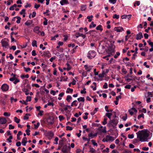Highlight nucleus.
Returning a JSON list of instances; mask_svg holds the SVG:
<instances>
[{
    "label": "nucleus",
    "mask_w": 153,
    "mask_h": 153,
    "mask_svg": "<svg viewBox=\"0 0 153 153\" xmlns=\"http://www.w3.org/2000/svg\"><path fill=\"white\" fill-rule=\"evenodd\" d=\"M137 138L139 139L140 141L141 142L146 141L148 139L149 136V134L146 131L142 130L139 131L136 133Z\"/></svg>",
    "instance_id": "f257e3e1"
},
{
    "label": "nucleus",
    "mask_w": 153,
    "mask_h": 153,
    "mask_svg": "<svg viewBox=\"0 0 153 153\" xmlns=\"http://www.w3.org/2000/svg\"><path fill=\"white\" fill-rule=\"evenodd\" d=\"M96 56L95 52L93 51H89L87 55L88 57L90 59L94 58Z\"/></svg>",
    "instance_id": "f03ea898"
},
{
    "label": "nucleus",
    "mask_w": 153,
    "mask_h": 153,
    "mask_svg": "<svg viewBox=\"0 0 153 153\" xmlns=\"http://www.w3.org/2000/svg\"><path fill=\"white\" fill-rule=\"evenodd\" d=\"M4 39H6L7 40V41H5L4 39H2L1 41V44L2 46L3 47L6 48L9 45L8 42L9 41L8 39L5 38Z\"/></svg>",
    "instance_id": "7ed1b4c3"
},
{
    "label": "nucleus",
    "mask_w": 153,
    "mask_h": 153,
    "mask_svg": "<svg viewBox=\"0 0 153 153\" xmlns=\"http://www.w3.org/2000/svg\"><path fill=\"white\" fill-rule=\"evenodd\" d=\"M71 149V147L69 146H67L66 145L64 146L62 149V151L64 153L68 152Z\"/></svg>",
    "instance_id": "20e7f679"
},
{
    "label": "nucleus",
    "mask_w": 153,
    "mask_h": 153,
    "mask_svg": "<svg viewBox=\"0 0 153 153\" xmlns=\"http://www.w3.org/2000/svg\"><path fill=\"white\" fill-rule=\"evenodd\" d=\"M97 133H95L94 134H92V133H90L88 134V140L87 144H89V142L90 141V139L94 137L97 136Z\"/></svg>",
    "instance_id": "39448f33"
},
{
    "label": "nucleus",
    "mask_w": 153,
    "mask_h": 153,
    "mask_svg": "<svg viewBox=\"0 0 153 153\" xmlns=\"http://www.w3.org/2000/svg\"><path fill=\"white\" fill-rule=\"evenodd\" d=\"M9 87L8 85L6 84H4L1 86V88L3 91H6L8 90Z\"/></svg>",
    "instance_id": "423d86ee"
},
{
    "label": "nucleus",
    "mask_w": 153,
    "mask_h": 153,
    "mask_svg": "<svg viewBox=\"0 0 153 153\" xmlns=\"http://www.w3.org/2000/svg\"><path fill=\"white\" fill-rule=\"evenodd\" d=\"M110 123L113 126H114L117 125L118 123V121L115 119H113L110 121Z\"/></svg>",
    "instance_id": "0eeeda50"
},
{
    "label": "nucleus",
    "mask_w": 153,
    "mask_h": 153,
    "mask_svg": "<svg viewBox=\"0 0 153 153\" xmlns=\"http://www.w3.org/2000/svg\"><path fill=\"white\" fill-rule=\"evenodd\" d=\"M46 136L49 139H51L53 136L54 134L52 132L49 131L46 133Z\"/></svg>",
    "instance_id": "6e6552de"
},
{
    "label": "nucleus",
    "mask_w": 153,
    "mask_h": 153,
    "mask_svg": "<svg viewBox=\"0 0 153 153\" xmlns=\"http://www.w3.org/2000/svg\"><path fill=\"white\" fill-rule=\"evenodd\" d=\"M114 30L118 32H120L124 30L123 28L120 27H116L114 28Z\"/></svg>",
    "instance_id": "1a4fd4ad"
},
{
    "label": "nucleus",
    "mask_w": 153,
    "mask_h": 153,
    "mask_svg": "<svg viewBox=\"0 0 153 153\" xmlns=\"http://www.w3.org/2000/svg\"><path fill=\"white\" fill-rule=\"evenodd\" d=\"M47 123L50 124H52L53 123L54 121L52 119L51 117H48L47 120Z\"/></svg>",
    "instance_id": "9d476101"
},
{
    "label": "nucleus",
    "mask_w": 153,
    "mask_h": 153,
    "mask_svg": "<svg viewBox=\"0 0 153 153\" xmlns=\"http://www.w3.org/2000/svg\"><path fill=\"white\" fill-rule=\"evenodd\" d=\"M143 35L141 32H140L138 34L136 35V39L137 40L140 39L142 38H143Z\"/></svg>",
    "instance_id": "9b49d317"
},
{
    "label": "nucleus",
    "mask_w": 153,
    "mask_h": 153,
    "mask_svg": "<svg viewBox=\"0 0 153 153\" xmlns=\"http://www.w3.org/2000/svg\"><path fill=\"white\" fill-rule=\"evenodd\" d=\"M102 127H103L102 126H101L98 128V130L99 131H101L102 132L106 133V128L105 127H104L103 129H102Z\"/></svg>",
    "instance_id": "f8f14e48"
},
{
    "label": "nucleus",
    "mask_w": 153,
    "mask_h": 153,
    "mask_svg": "<svg viewBox=\"0 0 153 153\" xmlns=\"http://www.w3.org/2000/svg\"><path fill=\"white\" fill-rule=\"evenodd\" d=\"M75 36L76 38H78L79 36H82L83 39H84L86 36L85 35L79 33H76Z\"/></svg>",
    "instance_id": "ddd939ff"
},
{
    "label": "nucleus",
    "mask_w": 153,
    "mask_h": 153,
    "mask_svg": "<svg viewBox=\"0 0 153 153\" xmlns=\"http://www.w3.org/2000/svg\"><path fill=\"white\" fill-rule=\"evenodd\" d=\"M43 55L48 57L51 56V54L48 51H44Z\"/></svg>",
    "instance_id": "4468645a"
},
{
    "label": "nucleus",
    "mask_w": 153,
    "mask_h": 153,
    "mask_svg": "<svg viewBox=\"0 0 153 153\" xmlns=\"http://www.w3.org/2000/svg\"><path fill=\"white\" fill-rule=\"evenodd\" d=\"M7 120L5 118H0V124H4L7 122Z\"/></svg>",
    "instance_id": "2eb2a0df"
},
{
    "label": "nucleus",
    "mask_w": 153,
    "mask_h": 153,
    "mask_svg": "<svg viewBox=\"0 0 153 153\" xmlns=\"http://www.w3.org/2000/svg\"><path fill=\"white\" fill-rule=\"evenodd\" d=\"M60 3L62 5L69 4L68 1L67 0H62L60 1Z\"/></svg>",
    "instance_id": "dca6fc26"
},
{
    "label": "nucleus",
    "mask_w": 153,
    "mask_h": 153,
    "mask_svg": "<svg viewBox=\"0 0 153 153\" xmlns=\"http://www.w3.org/2000/svg\"><path fill=\"white\" fill-rule=\"evenodd\" d=\"M27 139L26 137H25L22 139V143L23 146H26V144L27 142Z\"/></svg>",
    "instance_id": "f3484780"
},
{
    "label": "nucleus",
    "mask_w": 153,
    "mask_h": 153,
    "mask_svg": "<svg viewBox=\"0 0 153 153\" xmlns=\"http://www.w3.org/2000/svg\"><path fill=\"white\" fill-rule=\"evenodd\" d=\"M40 27L39 26H36L33 29V31L35 33H38L39 32H40L39 31V29Z\"/></svg>",
    "instance_id": "a211bd4d"
},
{
    "label": "nucleus",
    "mask_w": 153,
    "mask_h": 153,
    "mask_svg": "<svg viewBox=\"0 0 153 153\" xmlns=\"http://www.w3.org/2000/svg\"><path fill=\"white\" fill-rule=\"evenodd\" d=\"M86 5H82L81 6V10L82 11H85L86 9Z\"/></svg>",
    "instance_id": "6ab92c4d"
},
{
    "label": "nucleus",
    "mask_w": 153,
    "mask_h": 153,
    "mask_svg": "<svg viewBox=\"0 0 153 153\" xmlns=\"http://www.w3.org/2000/svg\"><path fill=\"white\" fill-rule=\"evenodd\" d=\"M72 99V97L69 95H68L67 96V98H66V100L68 102H70L71 101V100Z\"/></svg>",
    "instance_id": "aec40b11"
},
{
    "label": "nucleus",
    "mask_w": 153,
    "mask_h": 153,
    "mask_svg": "<svg viewBox=\"0 0 153 153\" xmlns=\"http://www.w3.org/2000/svg\"><path fill=\"white\" fill-rule=\"evenodd\" d=\"M108 51L111 52V54L112 55V53L114 52V50L113 47L112 48H110V47H109L108 49Z\"/></svg>",
    "instance_id": "412c9836"
},
{
    "label": "nucleus",
    "mask_w": 153,
    "mask_h": 153,
    "mask_svg": "<svg viewBox=\"0 0 153 153\" xmlns=\"http://www.w3.org/2000/svg\"><path fill=\"white\" fill-rule=\"evenodd\" d=\"M105 75V71H103L102 74H100L98 75V76L99 77L102 78L104 77Z\"/></svg>",
    "instance_id": "4be33fe9"
},
{
    "label": "nucleus",
    "mask_w": 153,
    "mask_h": 153,
    "mask_svg": "<svg viewBox=\"0 0 153 153\" xmlns=\"http://www.w3.org/2000/svg\"><path fill=\"white\" fill-rule=\"evenodd\" d=\"M106 138H108V140H109L113 141L114 140V137L111 136L109 135H107Z\"/></svg>",
    "instance_id": "5701e85b"
},
{
    "label": "nucleus",
    "mask_w": 153,
    "mask_h": 153,
    "mask_svg": "<svg viewBox=\"0 0 153 153\" xmlns=\"http://www.w3.org/2000/svg\"><path fill=\"white\" fill-rule=\"evenodd\" d=\"M98 108H95L94 110L91 113V114L92 115H94V114L96 113L98 111Z\"/></svg>",
    "instance_id": "b1692460"
},
{
    "label": "nucleus",
    "mask_w": 153,
    "mask_h": 153,
    "mask_svg": "<svg viewBox=\"0 0 153 153\" xmlns=\"http://www.w3.org/2000/svg\"><path fill=\"white\" fill-rule=\"evenodd\" d=\"M73 90L72 89L70 88H68L66 91V93H69V91L72 93L73 92Z\"/></svg>",
    "instance_id": "393cba45"
},
{
    "label": "nucleus",
    "mask_w": 153,
    "mask_h": 153,
    "mask_svg": "<svg viewBox=\"0 0 153 153\" xmlns=\"http://www.w3.org/2000/svg\"><path fill=\"white\" fill-rule=\"evenodd\" d=\"M32 45L33 47H37V42L35 40H33L32 43Z\"/></svg>",
    "instance_id": "a878e982"
},
{
    "label": "nucleus",
    "mask_w": 153,
    "mask_h": 153,
    "mask_svg": "<svg viewBox=\"0 0 153 153\" xmlns=\"http://www.w3.org/2000/svg\"><path fill=\"white\" fill-rule=\"evenodd\" d=\"M102 27L101 25H99L96 27V29L97 30H100L101 31H102L103 30L102 28Z\"/></svg>",
    "instance_id": "bb28decb"
},
{
    "label": "nucleus",
    "mask_w": 153,
    "mask_h": 153,
    "mask_svg": "<svg viewBox=\"0 0 153 153\" xmlns=\"http://www.w3.org/2000/svg\"><path fill=\"white\" fill-rule=\"evenodd\" d=\"M77 100L79 102H84L85 101V99L84 97H80V98H78Z\"/></svg>",
    "instance_id": "cd10ccee"
},
{
    "label": "nucleus",
    "mask_w": 153,
    "mask_h": 153,
    "mask_svg": "<svg viewBox=\"0 0 153 153\" xmlns=\"http://www.w3.org/2000/svg\"><path fill=\"white\" fill-rule=\"evenodd\" d=\"M32 21H31L30 20L27 21L25 23V24L26 25L28 26L31 25L32 24Z\"/></svg>",
    "instance_id": "c85d7f7f"
},
{
    "label": "nucleus",
    "mask_w": 153,
    "mask_h": 153,
    "mask_svg": "<svg viewBox=\"0 0 153 153\" xmlns=\"http://www.w3.org/2000/svg\"><path fill=\"white\" fill-rule=\"evenodd\" d=\"M14 121L17 123H18L20 121V120L18 119L16 117H15L14 118Z\"/></svg>",
    "instance_id": "c756f323"
},
{
    "label": "nucleus",
    "mask_w": 153,
    "mask_h": 153,
    "mask_svg": "<svg viewBox=\"0 0 153 153\" xmlns=\"http://www.w3.org/2000/svg\"><path fill=\"white\" fill-rule=\"evenodd\" d=\"M96 24H94L93 22H92L91 25H89V27L91 28L92 27H95L96 26Z\"/></svg>",
    "instance_id": "7c9ffc66"
},
{
    "label": "nucleus",
    "mask_w": 153,
    "mask_h": 153,
    "mask_svg": "<svg viewBox=\"0 0 153 153\" xmlns=\"http://www.w3.org/2000/svg\"><path fill=\"white\" fill-rule=\"evenodd\" d=\"M93 16L92 15L91 16H87V18L88 19V21L91 22L92 21V19L93 18Z\"/></svg>",
    "instance_id": "2f4dec72"
},
{
    "label": "nucleus",
    "mask_w": 153,
    "mask_h": 153,
    "mask_svg": "<svg viewBox=\"0 0 153 153\" xmlns=\"http://www.w3.org/2000/svg\"><path fill=\"white\" fill-rule=\"evenodd\" d=\"M16 17L17 19V20L16 21V23L18 24L20 23V20L21 19V18L20 17L18 16H16Z\"/></svg>",
    "instance_id": "473e14b6"
},
{
    "label": "nucleus",
    "mask_w": 153,
    "mask_h": 153,
    "mask_svg": "<svg viewBox=\"0 0 153 153\" xmlns=\"http://www.w3.org/2000/svg\"><path fill=\"white\" fill-rule=\"evenodd\" d=\"M13 34H14V32H12L10 34V35H11L10 37H11V41L12 42L15 41V39H14V38H13V37L12 36V35Z\"/></svg>",
    "instance_id": "72a5a7b5"
},
{
    "label": "nucleus",
    "mask_w": 153,
    "mask_h": 153,
    "mask_svg": "<svg viewBox=\"0 0 153 153\" xmlns=\"http://www.w3.org/2000/svg\"><path fill=\"white\" fill-rule=\"evenodd\" d=\"M112 115L111 113H107L105 114L106 116H107L110 119L111 118V116Z\"/></svg>",
    "instance_id": "f704fd0d"
},
{
    "label": "nucleus",
    "mask_w": 153,
    "mask_h": 153,
    "mask_svg": "<svg viewBox=\"0 0 153 153\" xmlns=\"http://www.w3.org/2000/svg\"><path fill=\"white\" fill-rule=\"evenodd\" d=\"M31 100V96H27V99L26 102L30 101Z\"/></svg>",
    "instance_id": "c9c22d12"
},
{
    "label": "nucleus",
    "mask_w": 153,
    "mask_h": 153,
    "mask_svg": "<svg viewBox=\"0 0 153 153\" xmlns=\"http://www.w3.org/2000/svg\"><path fill=\"white\" fill-rule=\"evenodd\" d=\"M89 152L91 153H94L96 152V150L93 148H90Z\"/></svg>",
    "instance_id": "e433bc0d"
},
{
    "label": "nucleus",
    "mask_w": 153,
    "mask_h": 153,
    "mask_svg": "<svg viewBox=\"0 0 153 153\" xmlns=\"http://www.w3.org/2000/svg\"><path fill=\"white\" fill-rule=\"evenodd\" d=\"M30 116V114H26L25 115L24 117V120H28L29 119V117L27 116Z\"/></svg>",
    "instance_id": "4c0bfd02"
},
{
    "label": "nucleus",
    "mask_w": 153,
    "mask_h": 153,
    "mask_svg": "<svg viewBox=\"0 0 153 153\" xmlns=\"http://www.w3.org/2000/svg\"><path fill=\"white\" fill-rule=\"evenodd\" d=\"M77 102V101L76 100H74L71 103V106H73L74 105L75 106H76L77 105V104L76 103H75V102Z\"/></svg>",
    "instance_id": "58836bf2"
},
{
    "label": "nucleus",
    "mask_w": 153,
    "mask_h": 153,
    "mask_svg": "<svg viewBox=\"0 0 153 153\" xmlns=\"http://www.w3.org/2000/svg\"><path fill=\"white\" fill-rule=\"evenodd\" d=\"M119 15H117V14H115L113 15V18L114 19H118L119 18Z\"/></svg>",
    "instance_id": "ea45409f"
},
{
    "label": "nucleus",
    "mask_w": 153,
    "mask_h": 153,
    "mask_svg": "<svg viewBox=\"0 0 153 153\" xmlns=\"http://www.w3.org/2000/svg\"><path fill=\"white\" fill-rule=\"evenodd\" d=\"M66 130L71 131L73 129L72 127L70 126H66Z\"/></svg>",
    "instance_id": "a19ab883"
},
{
    "label": "nucleus",
    "mask_w": 153,
    "mask_h": 153,
    "mask_svg": "<svg viewBox=\"0 0 153 153\" xmlns=\"http://www.w3.org/2000/svg\"><path fill=\"white\" fill-rule=\"evenodd\" d=\"M45 21L43 22V24L45 25H46L48 24V20L45 18H44Z\"/></svg>",
    "instance_id": "79ce46f5"
},
{
    "label": "nucleus",
    "mask_w": 153,
    "mask_h": 153,
    "mask_svg": "<svg viewBox=\"0 0 153 153\" xmlns=\"http://www.w3.org/2000/svg\"><path fill=\"white\" fill-rule=\"evenodd\" d=\"M107 119H108L106 117L105 118H104V121L103 122H102V124L103 125H105L107 123Z\"/></svg>",
    "instance_id": "37998d69"
},
{
    "label": "nucleus",
    "mask_w": 153,
    "mask_h": 153,
    "mask_svg": "<svg viewBox=\"0 0 153 153\" xmlns=\"http://www.w3.org/2000/svg\"><path fill=\"white\" fill-rule=\"evenodd\" d=\"M13 139V137L12 135L10 136L9 138H8L7 140L8 141L9 143H11L12 142L11 140Z\"/></svg>",
    "instance_id": "c03bdc74"
},
{
    "label": "nucleus",
    "mask_w": 153,
    "mask_h": 153,
    "mask_svg": "<svg viewBox=\"0 0 153 153\" xmlns=\"http://www.w3.org/2000/svg\"><path fill=\"white\" fill-rule=\"evenodd\" d=\"M4 115L5 116L9 117L10 115V113H8L7 112H5L4 113Z\"/></svg>",
    "instance_id": "a18cd8bd"
},
{
    "label": "nucleus",
    "mask_w": 153,
    "mask_h": 153,
    "mask_svg": "<svg viewBox=\"0 0 153 153\" xmlns=\"http://www.w3.org/2000/svg\"><path fill=\"white\" fill-rule=\"evenodd\" d=\"M109 2L113 4H115L117 1V0H109Z\"/></svg>",
    "instance_id": "49530a36"
},
{
    "label": "nucleus",
    "mask_w": 153,
    "mask_h": 153,
    "mask_svg": "<svg viewBox=\"0 0 153 153\" xmlns=\"http://www.w3.org/2000/svg\"><path fill=\"white\" fill-rule=\"evenodd\" d=\"M128 137L129 139H132L134 137V135L133 134H128Z\"/></svg>",
    "instance_id": "de8ad7c7"
},
{
    "label": "nucleus",
    "mask_w": 153,
    "mask_h": 153,
    "mask_svg": "<svg viewBox=\"0 0 153 153\" xmlns=\"http://www.w3.org/2000/svg\"><path fill=\"white\" fill-rule=\"evenodd\" d=\"M40 6V4H37L36 3H35L34 5V8L37 9Z\"/></svg>",
    "instance_id": "09e8293b"
},
{
    "label": "nucleus",
    "mask_w": 153,
    "mask_h": 153,
    "mask_svg": "<svg viewBox=\"0 0 153 153\" xmlns=\"http://www.w3.org/2000/svg\"><path fill=\"white\" fill-rule=\"evenodd\" d=\"M24 69L25 71L26 72L30 71L31 70L30 68H26L25 67H24Z\"/></svg>",
    "instance_id": "8fccbe9b"
},
{
    "label": "nucleus",
    "mask_w": 153,
    "mask_h": 153,
    "mask_svg": "<svg viewBox=\"0 0 153 153\" xmlns=\"http://www.w3.org/2000/svg\"><path fill=\"white\" fill-rule=\"evenodd\" d=\"M40 125V123H37V124L36 125V124H34V128L35 129H37V128Z\"/></svg>",
    "instance_id": "3c124183"
},
{
    "label": "nucleus",
    "mask_w": 153,
    "mask_h": 153,
    "mask_svg": "<svg viewBox=\"0 0 153 153\" xmlns=\"http://www.w3.org/2000/svg\"><path fill=\"white\" fill-rule=\"evenodd\" d=\"M120 52H116V55H114V57L115 58H117L118 57V56H119L120 55Z\"/></svg>",
    "instance_id": "603ef678"
},
{
    "label": "nucleus",
    "mask_w": 153,
    "mask_h": 153,
    "mask_svg": "<svg viewBox=\"0 0 153 153\" xmlns=\"http://www.w3.org/2000/svg\"><path fill=\"white\" fill-rule=\"evenodd\" d=\"M142 117L144 118V114L143 113H142L141 114L139 115L138 116V119H140L141 117Z\"/></svg>",
    "instance_id": "864d4df0"
},
{
    "label": "nucleus",
    "mask_w": 153,
    "mask_h": 153,
    "mask_svg": "<svg viewBox=\"0 0 153 153\" xmlns=\"http://www.w3.org/2000/svg\"><path fill=\"white\" fill-rule=\"evenodd\" d=\"M22 91L23 92H26L28 91L29 90H28V88H24L22 89Z\"/></svg>",
    "instance_id": "5fc2aeb1"
},
{
    "label": "nucleus",
    "mask_w": 153,
    "mask_h": 153,
    "mask_svg": "<svg viewBox=\"0 0 153 153\" xmlns=\"http://www.w3.org/2000/svg\"><path fill=\"white\" fill-rule=\"evenodd\" d=\"M91 141L92 142L93 144V145L94 146H97V143L95 142V141L94 140H91Z\"/></svg>",
    "instance_id": "6e6d98bb"
},
{
    "label": "nucleus",
    "mask_w": 153,
    "mask_h": 153,
    "mask_svg": "<svg viewBox=\"0 0 153 153\" xmlns=\"http://www.w3.org/2000/svg\"><path fill=\"white\" fill-rule=\"evenodd\" d=\"M56 58V56H54L53 57H51L49 59L50 61L51 62H52L53 61V60L55 59Z\"/></svg>",
    "instance_id": "4d7b16f0"
},
{
    "label": "nucleus",
    "mask_w": 153,
    "mask_h": 153,
    "mask_svg": "<svg viewBox=\"0 0 153 153\" xmlns=\"http://www.w3.org/2000/svg\"><path fill=\"white\" fill-rule=\"evenodd\" d=\"M25 9H23L22 10V11L20 12V14L21 15H22L23 14H25Z\"/></svg>",
    "instance_id": "13d9d810"
},
{
    "label": "nucleus",
    "mask_w": 153,
    "mask_h": 153,
    "mask_svg": "<svg viewBox=\"0 0 153 153\" xmlns=\"http://www.w3.org/2000/svg\"><path fill=\"white\" fill-rule=\"evenodd\" d=\"M14 128H15L14 126L12 125L11 124H10L9 125V128L10 129H13Z\"/></svg>",
    "instance_id": "bf43d9fd"
},
{
    "label": "nucleus",
    "mask_w": 153,
    "mask_h": 153,
    "mask_svg": "<svg viewBox=\"0 0 153 153\" xmlns=\"http://www.w3.org/2000/svg\"><path fill=\"white\" fill-rule=\"evenodd\" d=\"M129 49V48L127 47L126 48H125L123 49V53H125L126 52L127 50H128Z\"/></svg>",
    "instance_id": "052dcab7"
},
{
    "label": "nucleus",
    "mask_w": 153,
    "mask_h": 153,
    "mask_svg": "<svg viewBox=\"0 0 153 153\" xmlns=\"http://www.w3.org/2000/svg\"><path fill=\"white\" fill-rule=\"evenodd\" d=\"M32 86L33 87L35 86L36 87L38 88H39V87H40L39 85H38V84H33L32 85Z\"/></svg>",
    "instance_id": "680f3d73"
},
{
    "label": "nucleus",
    "mask_w": 153,
    "mask_h": 153,
    "mask_svg": "<svg viewBox=\"0 0 153 153\" xmlns=\"http://www.w3.org/2000/svg\"><path fill=\"white\" fill-rule=\"evenodd\" d=\"M32 54L33 56H35L36 55V51L35 50H33L32 51Z\"/></svg>",
    "instance_id": "e2e57ef3"
},
{
    "label": "nucleus",
    "mask_w": 153,
    "mask_h": 153,
    "mask_svg": "<svg viewBox=\"0 0 153 153\" xmlns=\"http://www.w3.org/2000/svg\"><path fill=\"white\" fill-rule=\"evenodd\" d=\"M30 130L29 129H26L25 130V132L27 134V135H29L30 134Z\"/></svg>",
    "instance_id": "0e129e2a"
},
{
    "label": "nucleus",
    "mask_w": 153,
    "mask_h": 153,
    "mask_svg": "<svg viewBox=\"0 0 153 153\" xmlns=\"http://www.w3.org/2000/svg\"><path fill=\"white\" fill-rule=\"evenodd\" d=\"M103 88H104L106 89L108 88V85L107 83L105 82L103 85Z\"/></svg>",
    "instance_id": "69168bd1"
},
{
    "label": "nucleus",
    "mask_w": 153,
    "mask_h": 153,
    "mask_svg": "<svg viewBox=\"0 0 153 153\" xmlns=\"http://www.w3.org/2000/svg\"><path fill=\"white\" fill-rule=\"evenodd\" d=\"M59 120L61 121L64 119L62 115H60L59 116Z\"/></svg>",
    "instance_id": "338daca9"
},
{
    "label": "nucleus",
    "mask_w": 153,
    "mask_h": 153,
    "mask_svg": "<svg viewBox=\"0 0 153 153\" xmlns=\"http://www.w3.org/2000/svg\"><path fill=\"white\" fill-rule=\"evenodd\" d=\"M122 72L125 74H126L127 73V71L126 70V69L124 68H123L122 69Z\"/></svg>",
    "instance_id": "774afa93"
}]
</instances>
